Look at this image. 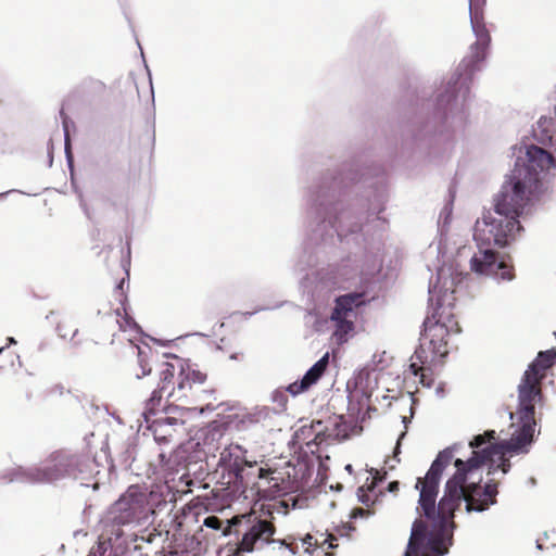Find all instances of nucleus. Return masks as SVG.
Segmentation results:
<instances>
[{
  "label": "nucleus",
  "mask_w": 556,
  "mask_h": 556,
  "mask_svg": "<svg viewBox=\"0 0 556 556\" xmlns=\"http://www.w3.org/2000/svg\"><path fill=\"white\" fill-rule=\"evenodd\" d=\"M509 452L503 444L492 445L481 452H475L466 462H454L456 472L446 481L444 494L434 504V514L429 518L414 521L405 556H441L447 553L446 543L451 544L455 528L454 513L463 502L466 511H484L496 503L497 483L481 484V477L475 480L476 471L482 465H489V473L501 469L507 473L510 462Z\"/></svg>",
  "instance_id": "1"
},
{
  "label": "nucleus",
  "mask_w": 556,
  "mask_h": 556,
  "mask_svg": "<svg viewBox=\"0 0 556 556\" xmlns=\"http://www.w3.org/2000/svg\"><path fill=\"white\" fill-rule=\"evenodd\" d=\"M555 169L556 159L549 152L535 144L527 147L495 198L494 214L519 220L528 202L547 190V177Z\"/></svg>",
  "instance_id": "2"
},
{
  "label": "nucleus",
  "mask_w": 556,
  "mask_h": 556,
  "mask_svg": "<svg viewBox=\"0 0 556 556\" xmlns=\"http://www.w3.org/2000/svg\"><path fill=\"white\" fill-rule=\"evenodd\" d=\"M207 375L189 363L176 357L175 363H165L161 371L163 389H170L167 393V401L170 404L190 410L214 409L212 403H205L212 391L204 384Z\"/></svg>",
  "instance_id": "3"
},
{
  "label": "nucleus",
  "mask_w": 556,
  "mask_h": 556,
  "mask_svg": "<svg viewBox=\"0 0 556 556\" xmlns=\"http://www.w3.org/2000/svg\"><path fill=\"white\" fill-rule=\"evenodd\" d=\"M541 378L535 377L529 372H525L522 382L519 386V414L521 426L513 433L510 441H505L502 444L508 451L519 452L530 444L533 440L534 433V400L541 393Z\"/></svg>",
  "instance_id": "4"
},
{
  "label": "nucleus",
  "mask_w": 556,
  "mask_h": 556,
  "mask_svg": "<svg viewBox=\"0 0 556 556\" xmlns=\"http://www.w3.org/2000/svg\"><path fill=\"white\" fill-rule=\"evenodd\" d=\"M522 229L520 222L488 212L475 225L473 239L479 249L505 248Z\"/></svg>",
  "instance_id": "5"
},
{
  "label": "nucleus",
  "mask_w": 556,
  "mask_h": 556,
  "mask_svg": "<svg viewBox=\"0 0 556 556\" xmlns=\"http://www.w3.org/2000/svg\"><path fill=\"white\" fill-rule=\"evenodd\" d=\"M454 450L447 447L440 452L425 477L417 479L415 488L419 490L418 507L420 517L429 518L434 514L439 486L444 469L452 463Z\"/></svg>",
  "instance_id": "6"
},
{
  "label": "nucleus",
  "mask_w": 556,
  "mask_h": 556,
  "mask_svg": "<svg viewBox=\"0 0 556 556\" xmlns=\"http://www.w3.org/2000/svg\"><path fill=\"white\" fill-rule=\"evenodd\" d=\"M81 457L66 451H55L39 466L23 471L31 483H50L80 471Z\"/></svg>",
  "instance_id": "7"
},
{
  "label": "nucleus",
  "mask_w": 556,
  "mask_h": 556,
  "mask_svg": "<svg viewBox=\"0 0 556 556\" xmlns=\"http://www.w3.org/2000/svg\"><path fill=\"white\" fill-rule=\"evenodd\" d=\"M448 327L437 318V313L428 316L424 321L420 345L413 354V359L422 364H431L437 358L447 355Z\"/></svg>",
  "instance_id": "8"
},
{
  "label": "nucleus",
  "mask_w": 556,
  "mask_h": 556,
  "mask_svg": "<svg viewBox=\"0 0 556 556\" xmlns=\"http://www.w3.org/2000/svg\"><path fill=\"white\" fill-rule=\"evenodd\" d=\"M470 267L477 274L493 276L502 280L515 278L513 264L504 258L500 260L498 253L492 248L479 249V254H475L470 260Z\"/></svg>",
  "instance_id": "9"
},
{
  "label": "nucleus",
  "mask_w": 556,
  "mask_h": 556,
  "mask_svg": "<svg viewBox=\"0 0 556 556\" xmlns=\"http://www.w3.org/2000/svg\"><path fill=\"white\" fill-rule=\"evenodd\" d=\"M275 532L276 527L270 520L255 517L229 556H242L243 553L262 548L266 544L274 542L273 536Z\"/></svg>",
  "instance_id": "10"
},
{
  "label": "nucleus",
  "mask_w": 556,
  "mask_h": 556,
  "mask_svg": "<svg viewBox=\"0 0 556 556\" xmlns=\"http://www.w3.org/2000/svg\"><path fill=\"white\" fill-rule=\"evenodd\" d=\"M485 3L486 0H469L470 24L472 31L477 37L476 42L471 46V63H473V65L484 60L486 49L491 41L489 30L484 23Z\"/></svg>",
  "instance_id": "11"
},
{
  "label": "nucleus",
  "mask_w": 556,
  "mask_h": 556,
  "mask_svg": "<svg viewBox=\"0 0 556 556\" xmlns=\"http://www.w3.org/2000/svg\"><path fill=\"white\" fill-rule=\"evenodd\" d=\"M144 495L138 493L135 488H129L114 505L117 514L113 517V526H124L138 520L144 511Z\"/></svg>",
  "instance_id": "12"
},
{
  "label": "nucleus",
  "mask_w": 556,
  "mask_h": 556,
  "mask_svg": "<svg viewBox=\"0 0 556 556\" xmlns=\"http://www.w3.org/2000/svg\"><path fill=\"white\" fill-rule=\"evenodd\" d=\"M258 492H263L265 497H276L289 490V481L276 469L258 468Z\"/></svg>",
  "instance_id": "13"
},
{
  "label": "nucleus",
  "mask_w": 556,
  "mask_h": 556,
  "mask_svg": "<svg viewBox=\"0 0 556 556\" xmlns=\"http://www.w3.org/2000/svg\"><path fill=\"white\" fill-rule=\"evenodd\" d=\"M245 453L239 445H230L220 454V464L229 471L235 473L237 479H242L244 467H252V463L247 460Z\"/></svg>",
  "instance_id": "14"
},
{
  "label": "nucleus",
  "mask_w": 556,
  "mask_h": 556,
  "mask_svg": "<svg viewBox=\"0 0 556 556\" xmlns=\"http://www.w3.org/2000/svg\"><path fill=\"white\" fill-rule=\"evenodd\" d=\"M325 441L332 439L336 441H343L350 438L351 433L356 429V426L351 420H346L344 416H332L324 424Z\"/></svg>",
  "instance_id": "15"
},
{
  "label": "nucleus",
  "mask_w": 556,
  "mask_h": 556,
  "mask_svg": "<svg viewBox=\"0 0 556 556\" xmlns=\"http://www.w3.org/2000/svg\"><path fill=\"white\" fill-rule=\"evenodd\" d=\"M124 283L125 281L122 279L115 288V292L117 293L122 307L117 308L112 317H114L115 324L121 331H137L139 327L135 319L129 315L126 307L127 296L124 292Z\"/></svg>",
  "instance_id": "16"
},
{
  "label": "nucleus",
  "mask_w": 556,
  "mask_h": 556,
  "mask_svg": "<svg viewBox=\"0 0 556 556\" xmlns=\"http://www.w3.org/2000/svg\"><path fill=\"white\" fill-rule=\"evenodd\" d=\"M324 421L313 420L309 425L302 426L296 435L300 440L304 441L307 446L312 444L319 445L325 442Z\"/></svg>",
  "instance_id": "17"
},
{
  "label": "nucleus",
  "mask_w": 556,
  "mask_h": 556,
  "mask_svg": "<svg viewBox=\"0 0 556 556\" xmlns=\"http://www.w3.org/2000/svg\"><path fill=\"white\" fill-rule=\"evenodd\" d=\"M556 359V351H542L538 354L535 361L529 366L527 372L543 379L545 371L551 368Z\"/></svg>",
  "instance_id": "18"
},
{
  "label": "nucleus",
  "mask_w": 556,
  "mask_h": 556,
  "mask_svg": "<svg viewBox=\"0 0 556 556\" xmlns=\"http://www.w3.org/2000/svg\"><path fill=\"white\" fill-rule=\"evenodd\" d=\"M362 304V294L358 293H350L345 295H341L336 300L334 308L332 309L330 319H339V316L349 315L353 312L355 306Z\"/></svg>",
  "instance_id": "19"
},
{
  "label": "nucleus",
  "mask_w": 556,
  "mask_h": 556,
  "mask_svg": "<svg viewBox=\"0 0 556 556\" xmlns=\"http://www.w3.org/2000/svg\"><path fill=\"white\" fill-rule=\"evenodd\" d=\"M429 364H422L418 359L410 357L409 371L415 376L419 377V382L424 387H432L434 383V376L432 369L428 366Z\"/></svg>",
  "instance_id": "20"
},
{
  "label": "nucleus",
  "mask_w": 556,
  "mask_h": 556,
  "mask_svg": "<svg viewBox=\"0 0 556 556\" xmlns=\"http://www.w3.org/2000/svg\"><path fill=\"white\" fill-rule=\"evenodd\" d=\"M244 518L245 516H235L231 520H227L226 526H224L223 520H220L217 516H208L203 520V526L212 530H220L222 534L226 536L231 533L232 527L240 525Z\"/></svg>",
  "instance_id": "21"
},
{
  "label": "nucleus",
  "mask_w": 556,
  "mask_h": 556,
  "mask_svg": "<svg viewBox=\"0 0 556 556\" xmlns=\"http://www.w3.org/2000/svg\"><path fill=\"white\" fill-rule=\"evenodd\" d=\"M170 389H163V381L156 390H154L149 400L146 402V407L143 412V417L146 421H150L151 417L154 416L162 406L163 393L169 391Z\"/></svg>",
  "instance_id": "22"
},
{
  "label": "nucleus",
  "mask_w": 556,
  "mask_h": 556,
  "mask_svg": "<svg viewBox=\"0 0 556 556\" xmlns=\"http://www.w3.org/2000/svg\"><path fill=\"white\" fill-rule=\"evenodd\" d=\"M329 365V353L327 352L319 361H317L304 375V379L311 386L315 384L325 374Z\"/></svg>",
  "instance_id": "23"
},
{
  "label": "nucleus",
  "mask_w": 556,
  "mask_h": 556,
  "mask_svg": "<svg viewBox=\"0 0 556 556\" xmlns=\"http://www.w3.org/2000/svg\"><path fill=\"white\" fill-rule=\"evenodd\" d=\"M349 315H340L339 319H331L336 324L333 337L338 343H343L348 340V334L353 331L354 324L348 318Z\"/></svg>",
  "instance_id": "24"
},
{
  "label": "nucleus",
  "mask_w": 556,
  "mask_h": 556,
  "mask_svg": "<svg viewBox=\"0 0 556 556\" xmlns=\"http://www.w3.org/2000/svg\"><path fill=\"white\" fill-rule=\"evenodd\" d=\"M495 431L489 430L485 431L483 434H478L473 438V440L469 443L470 447L472 448V454L475 452H481L492 445L501 444V442L494 443L495 440ZM506 440H504L505 442ZM503 443V441H502Z\"/></svg>",
  "instance_id": "25"
},
{
  "label": "nucleus",
  "mask_w": 556,
  "mask_h": 556,
  "mask_svg": "<svg viewBox=\"0 0 556 556\" xmlns=\"http://www.w3.org/2000/svg\"><path fill=\"white\" fill-rule=\"evenodd\" d=\"M128 341L130 342L132 353H137L138 363L139 366L141 367V374H137V377L149 375L152 370L149 363V356L152 355L151 348L146 346V349L142 350L138 345H134L130 339H128Z\"/></svg>",
  "instance_id": "26"
},
{
  "label": "nucleus",
  "mask_w": 556,
  "mask_h": 556,
  "mask_svg": "<svg viewBox=\"0 0 556 556\" xmlns=\"http://www.w3.org/2000/svg\"><path fill=\"white\" fill-rule=\"evenodd\" d=\"M311 387L312 386L308 382H306L304 378H302L300 381H295V382L289 384V387L287 388V391L289 393H291L292 395H298V394L305 392Z\"/></svg>",
  "instance_id": "27"
},
{
  "label": "nucleus",
  "mask_w": 556,
  "mask_h": 556,
  "mask_svg": "<svg viewBox=\"0 0 556 556\" xmlns=\"http://www.w3.org/2000/svg\"><path fill=\"white\" fill-rule=\"evenodd\" d=\"M400 483L397 481H392L389 483L388 490L390 492H395L399 490Z\"/></svg>",
  "instance_id": "28"
},
{
  "label": "nucleus",
  "mask_w": 556,
  "mask_h": 556,
  "mask_svg": "<svg viewBox=\"0 0 556 556\" xmlns=\"http://www.w3.org/2000/svg\"><path fill=\"white\" fill-rule=\"evenodd\" d=\"M327 541H329L330 548H336L338 546V544H334V541H337V538L333 534H329Z\"/></svg>",
  "instance_id": "29"
},
{
  "label": "nucleus",
  "mask_w": 556,
  "mask_h": 556,
  "mask_svg": "<svg viewBox=\"0 0 556 556\" xmlns=\"http://www.w3.org/2000/svg\"><path fill=\"white\" fill-rule=\"evenodd\" d=\"M58 330H59L61 337H63V338L67 337V333H62V326H61V324L58 326Z\"/></svg>",
  "instance_id": "30"
},
{
  "label": "nucleus",
  "mask_w": 556,
  "mask_h": 556,
  "mask_svg": "<svg viewBox=\"0 0 556 556\" xmlns=\"http://www.w3.org/2000/svg\"><path fill=\"white\" fill-rule=\"evenodd\" d=\"M96 83H97V85H99V87H101L102 89H104V88H105V85H104L102 81H96Z\"/></svg>",
  "instance_id": "31"
},
{
  "label": "nucleus",
  "mask_w": 556,
  "mask_h": 556,
  "mask_svg": "<svg viewBox=\"0 0 556 556\" xmlns=\"http://www.w3.org/2000/svg\"><path fill=\"white\" fill-rule=\"evenodd\" d=\"M115 535L118 538L121 535L119 529L115 532Z\"/></svg>",
  "instance_id": "32"
},
{
  "label": "nucleus",
  "mask_w": 556,
  "mask_h": 556,
  "mask_svg": "<svg viewBox=\"0 0 556 556\" xmlns=\"http://www.w3.org/2000/svg\"><path fill=\"white\" fill-rule=\"evenodd\" d=\"M75 333H77V330H74V333H72V338L73 339L75 337Z\"/></svg>",
  "instance_id": "33"
},
{
  "label": "nucleus",
  "mask_w": 556,
  "mask_h": 556,
  "mask_svg": "<svg viewBox=\"0 0 556 556\" xmlns=\"http://www.w3.org/2000/svg\"><path fill=\"white\" fill-rule=\"evenodd\" d=\"M75 333H77V330H74V333H72V338L73 339L75 337Z\"/></svg>",
  "instance_id": "34"
},
{
  "label": "nucleus",
  "mask_w": 556,
  "mask_h": 556,
  "mask_svg": "<svg viewBox=\"0 0 556 556\" xmlns=\"http://www.w3.org/2000/svg\"><path fill=\"white\" fill-rule=\"evenodd\" d=\"M326 556H333V554L332 553H327Z\"/></svg>",
  "instance_id": "35"
},
{
  "label": "nucleus",
  "mask_w": 556,
  "mask_h": 556,
  "mask_svg": "<svg viewBox=\"0 0 556 556\" xmlns=\"http://www.w3.org/2000/svg\"><path fill=\"white\" fill-rule=\"evenodd\" d=\"M3 352V349H0V354Z\"/></svg>",
  "instance_id": "36"
},
{
  "label": "nucleus",
  "mask_w": 556,
  "mask_h": 556,
  "mask_svg": "<svg viewBox=\"0 0 556 556\" xmlns=\"http://www.w3.org/2000/svg\"><path fill=\"white\" fill-rule=\"evenodd\" d=\"M88 556H92L91 554H89Z\"/></svg>",
  "instance_id": "37"
}]
</instances>
